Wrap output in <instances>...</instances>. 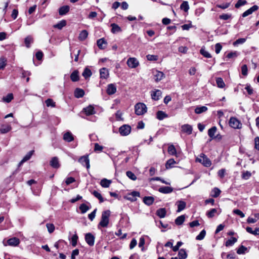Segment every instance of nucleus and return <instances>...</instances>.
I'll return each instance as SVG.
<instances>
[{"mask_svg": "<svg viewBox=\"0 0 259 259\" xmlns=\"http://www.w3.org/2000/svg\"><path fill=\"white\" fill-rule=\"evenodd\" d=\"M110 211L106 210L102 212L101 215V219L99 222L98 228L100 229V227H107L109 223V217L110 215Z\"/></svg>", "mask_w": 259, "mask_h": 259, "instance_id": "f257e3e1", "label": "nucleus"}, {"mask_svg": "<svg viewBox=\"0 0 259 259\" xmlns=\"http://www.w3.org/2000/svg\"><path fill=\"white\" fill-rule=\"evenodd\" d=\"M135 113L138 115H142L147 112L146 105L142 103H138L135 106Z\"/></svg>", "mask_w": 259, "mask_h": 259, "instance_id": "f03ea898", "label": "nucleus"}, {"mask_svg": "<svg viewBox=\"0 0 259 259\" xmlns=\"http://www.w3.org/2000/svg\"><path fill=\"white\" fill-rule=\"evenodd\" d=\"M196 161L201 163L205 167H209L211 165V162L207 156L202 153L200 155V158H197Z\"/></svg>", "mask_w": 259, "mask_h": 259, "instance_id": "7ed1b4c3", "label": "nucleus"}, {"mask_svg": "<svg viewBox=\"0 0 259 259\" xmlns=\"http://www.w3.org/2000/svg\"><path fill=\"white\" fill-rule=\"evenodd\" d=\"M131 126L128 124H123L119 128V133L122 136H126L131 132Z\"/></svg>", "mask_w": 259, "mask_h": 259, "instance_id": "20e7f679", "label": "nucleus"}, {"mask_svg": "<svg viewBox=\"0 0 259 259\" xmlns=\"http://www.w3.org/2000/svg\"><path fill=\"white\" fill-rule=\"evenodd\" d=\"M229 125L235 129H240L241 128L242 124L240 121L236 117H231L229 121Z\"/></svg>", "mask_w": 259, "mask_h": 259, "instance_id": "39448f33", "label": "nucleus"}, {"mask_svg": "<svg viewBox=\"0 0 259 259\" xmlns=\"http://www.w3.org/2000/svg\"><path fill=\"white\" fill-rule=\"evenodd\" d=\"M127 66L131 68H135L139 65L138 60L136 58H130L127 60Z\"/></svg>", "mask_w": 259, "mask_h": 259, "instance_id": "423d86ee", "label": "nucleus"}, {"mask_svg": "<svg viewBox=\"0 0 259 259\" xmlns=\"http://www.w3.org/2000/svg\"><path fill=\"white\" fill-rule=\"evenodd\" d=\"M140 194L137 191H133L128 193L125 197V199L131 201H135L137 200V197H140Z\"/></svg>", "mask_w": 259, "mask_h": 259, "instance_id": "0eeeda50", "label": "nucleus"}, {"mask_svg": "<svg viewBox=\"0 0 259 259\" xmlns=\"http://www.w3.org/2000/svg\"><path fill=\"white\" fill-rule=\"evenodd\" d=\"M78 161L82 165L85 166L88 169L90 168V160L88 155L81 156L78 159Z\"/></svg>", "mask_w": 259, "mask_h": 259, "instance_id": "6e6552de", "label": "nucleus"}, {"mask_svg": "<svg viewBox=\"0 0 259 259\" xmlns=\"http://www.w3.org/2000/svg\"><path fill=\"white\" fill-rule=\"evenodd\" d=\"M85 240L90 246H93L95 242V237L90 233H87L85 236Z\"/></svg>", "mask_w": 259, "mask_h": 259, "instance_id": "1a4fd4ad", "label": "nucleus"}, {"mask_svg": "<svg viewBox=\"0 0 259 259\" xmlns=\"http://www.w3.org/2000/svg\"><path fill=\"white\" fill-rule=\"evenodd\" d=\"M116 91L117 89L115 84L113 83H110L107 85L106 92L108 95H113L116 92Z\"/></svg>", "mask_w": 259, "mask_h": 259, "instance_id": "9d476101", "label": "nucleus"}, {"mask_svg": "<svg viewBox=\"0 0 259 259\" xmlns=\"http://www.w3.org/2000/svg\"><path fill=\"white\" fill-rule=\"evenodd\" d=\"M258 7L257 5H254L246 11H245L242 15L243 17H246L247 16L251 14L253 12L257 10Z\"/></svg>", "mask_w": 259, "mask_h": 259, "instance_id": "9b49d317", "label": "nucleus"}, {"mask_svg": "<svg viewBox=\"0 0 259 259\" xmlns=\"http://www.w3.org/2000/svg\"><path fill=\"white\" fill-rule=\"evenodd\" d=\"M154 79L155 81L158 82L164 77V74L161 71L155 70L153 72Z\"/></svg>", "mask_w": 259, "mask_h": 259, "instance_id": "f8f14e48", "label": "nucleus"}, {"mask_svg": "<svg viewBox=\"0 0 259 259\" xmlns=\"http://www.w3.org/2000/svg\"><path fill=\"white\" fill-rule=\"evenodd\" d=\"M63 140L67 142H71L74 140V137L70 132H67L63 135Z\"/></svg>", "mask_w": 259, "mask_h": 259, "instance_id": "ddd939ff", "label": "nucleus"}, {"mask_svg": "<svg viewBox=\"0 0 259 259\" xmlns=\"http://www.w3.org/2000/svg\"><path fill=\"white\" fill-rule=\"evenodd\" d=\"M158 191L163 194H169L173 191V188L170 187L163 186L159 188Z\"/></svg>", "mask_w": 259, "mask_h": 259, "instance_id": "4468645a", "label": "nucleus"}, {"mask_svg": "<svg viewBox=\"0 0 259 259\" xmlns=\"http://www.w3.org/2000/svg\"><path fill=\"white\" fill-rule=\"evenodd\" d=\"M109 74V71L106 68H102L100 69V75L101 78H107Z\"/></svg>", "mask_w": 259, "mask_h": 259, "instance_id": "2eb2a0df", "label": "nucleus"}, {"mask_svg": "<svg viewBox=\"0 0 259 259\" xmlns=\"http://www.w3.org/2000/svg\"><path fill=\"white\" fill-rule=\"evenodd\" d=\"M182 131L187 133L188 135H190L192 132V127L188 124H184L182 126Z\"/></svg>", "mask_w": 259, "mask_h": 259, "instance_id": "dca6fc26", "label": "nucleus"}, {"mask_svg": "<svg viewBox=\"0 0 259 259\" xmlns=\"http://www.w3.org/2000/svg\"><path fill=\"white\" fill-rule=\"evenodd\" d=\"M83 110L87 115H90L95 113L94 107L92 105H89L83 108Z\"/></svg>", "mask_w": 259, "mask_h": 259, "instance_id": "f3484780", "label": "nucleus"}, {"mask_svg": "<svg viewBox=\"0 0 259 259\" xmlns=\"http://www.w3.org/2000/svg\"><path fill=\"white\" fill-rule=\"evenodd\" d=\"M97 44L100 49H104L106 47L107 42L104 38H102L97 40Z\"/></svg>", "mask_w": 259, "mask_h": 259, "instance_id": "a211bd4d", "label": "nucleus"}, {"mask_svg": "<svg viewBox=\"0 0 259 259\" xmlns=\"http://www.w3.org/2000/svg\"><path fill=\"white\" fill-rule=\"evenodd\" d=\"M161 92L159 90H156L151 93L152 99L157 101L158 100L161 96Z\"/></svg>", "mask_w": 259, "mask_h": 259, "instance_id": "6ab92c4d", "label": "nucleus"}, {"mask_svg": "<svg viewBox=\"0 0 259 259\" xmlns=\"http://www.w3.org/2000/svg\"><path fill=\"white\" fill-rule=\"evenodd\" d=\"M50 165L53 168H58L60 166L59 160L57 157H54L50 161Z\"/></svg>", "mask_w": 259, "mask_h": 259, "instance_id": "aec40b11", "label": "nucleus"}, {"mask_svg": "<svg viewBox=\"0 0 259 259\" xmlns=\"http://www.w3.org/2000/svg\"><path fill=\"white\" fill-rule=\"evenodd\" d=\"M178 206V210L177 212H180L184 210L186 206V203L185 202L182 200L178 201L176 203Z\"/></svg>", "mask_w": 259, "mask_h": 259, "instance_id": "412c9836", "label": "nucleus"}, {"mask_svg": "<svg viewBox=\"0 0 259 259\" xmlns=\"http://www.w3.org/2000/svg\"><path fill=\"white\" fill-rule=\"evenodd\" d=\"M19 243V239L16 237L10 238L8 240V244L10 246H17Z\"/></svg>", "mask_w": 259, "mask_h": 259, "instance_id": "4be33fe9", "label": "nucleus"}, {"mask_svg": "<svg viewBox=\"0 0 259 259\" xmlns=\"http://www.w3.org/2000/svg\"><path fill=\"white\" fill-rule=\"evenodd\" d=\"M111 32L113 33H117L121 31V28L117 24L115 23H112L111 24Z\"/></svg>", "mask_w": 259, "mask_h": 259, "instance_id": "5701e85b", "label": "nucleus"}, {"mask_svg": "<svg viewBox=\"0 0 259 259\" xmlns=\"http://www.w3.org/2000/svg\"><path fill=\"white\" fill-rule=\"evenodd\" d=\"M34 151L31 150L22 159V160L20 162L19 165L22 164L23 163L26 162V161L30 159L31 157L33 155Z\"/></svg>", "mask_w": 259, "mask_h": 259, "instance_id": "b1692460", "label": "nucleus"}, {"mask_svg": "<svg viewBox=\"0 0 259 259\" xmlns=\"http://www.w3.org/2000/svg\"><path fill=\"white\" fill-rule=\"evenodd\" d=\"M84 95V92L82 89L77 88L74 91V96L77 98L82 97Z\"/></svg>", "mask_w": 259, "mask_h": 259, "instance_id": "393cba45", "label": "nucleus"}, {"mask_svg": "<svg viewBox=\"0 0 259 259\" xmlns=\"http://www.w3.org/2000/svg\"><path fill=\"white\" fill-rule=\"evenodd\" d=\"M154 201V198L151 196H146L143 198L144 203L148 206L151 205L153 203Z\"/></svg>", "mask_w": 259, "mask_h": 259, "instance_id": "a878e982", "label": "nucleus"}, {"mask_svg": "<svg viewBox=\"0 0 259 259\" xmlns=\"http://www.w3.org/2000/svg\"><path fill=\"white\" fill-rule=\"evenodd\" d=\"M156 213L160 218H163L165 217L166 211L165 208H161L157 210Z\"/></svg>", "mask_w": 259, "mask_h": 259, "instance_id": "bb28decb", "label": "nucleus"}, {"mask_svg": "<svg viewBox=\"0 0 259 259\" xmlns=\"http://www.w3.org/2000/svg\"><path fill=\"white\" fill-rule=\"evenodd\" d=\"M79 72L77 70H74L70 75V79L73 81L75 82L79 80V77L78 75Z\"/></svg>", "mask_w": 259, "mask_h": 259, "instance_id": "cd10ccee", "label": "nucleus"}, {"mask_svg": "<svg viewBox=\"0 0 259 259\" xmlns=\"http://www.w3.org/2000/svg\"><path fill=\"white\" fill-rule=\"evenodd\" d=\"M70 8L68 6H64L61 7L59 10L60 15H64L67 13L69 11Z\"/></svg>", "mask_w": 259, "mask_h": 259, "instance_id": "c85d7f7f", "label": "nucleus"}, {"mask_svg": "<svg viewBox=\"0 0 259 259\" xmlns=\"http://www.w3.org/2000/svg\"><path fill=\"white\" fill-rule=\"evenodd\" d=\"M167 151L170 155L177 156L176 149L173 145H170L168 146Z\"/></svg>", "mask_w": 259, "mask_h": 259, "instance_id": "c756f323", "label": "nucleus"}, {"mask_svg": "<svg viewBox=\"0 0 259 259\" xmlns=\"http://www.w3.org/2000/svg\"><path fill=\"white\" fill-rule=\"evenodd\" d=\"M168 115L162 111H158L156 113L157 118L160 120H163L164 118L167 117Z\"/></svg>", "mask_w": 259, "mask_h": 259, "instance_id": "7c9ffc66", "label": "nucleus"}, {"mask_svg": "<svg viewBox=\"0 0 259 259\" xmlns=\"http://www.w3.org/2000/svg\"><path fill=\"white\" fill-rule=\"evenodd\" d=\"M111 183V181L106 179H103L100 182V185L104 188L109 187Z\"/></svg>", "mask_w": 259, "mask_h": 259, "instance_id": "2f4dec72", "label": "nucleus"}, {"mask_svg": "<svg viewBox=\"0 0 259 259\" xmlns=\"http://www.w3.org/2000/svg\"><path fill=\"white\" fill-rule=\"evenodd\" d=\"M178 256L179 259H185L187 257L186 251L184 249H181L179 251Z\"/></svg>", "mask_w": 259, "mask_h": 259, "instance_id": "473e14b6", "label": "nucleus"}, {"mask_svg": "<svg viewBox=\"0 0 259 259\" xmlns=\"http://www.w3.org/2000/svg\"><path fill=\"white\" fill-rule=\"evenodd\" d=\"M88 31L85 30H83L79 33L78 38L80 40H83L88 37Z\"/></svg>", "mask_w": 259, "mask_h": 259, "instance_id": "72a5a7b5", "label": "nucleus"}, {"mask_svg": "<svg viewBox=\"0 0 259 259\" xmlns=\"http://www.w3.org/2000/svg\"><path fill=\"white\" fill-rule=\"evenodd\" d=\"M185 217L184 215H182L176 218L175 223L177 225H182L185 221Z\"/></svg>", "mask_w": 259, "mask_h": 259, "instance_id": "f704fd0d", "label": "nucleus"}, {"mask_svg": "<svg viewBox=\"0 0 259 259\" xmlns=\"http://www.w3.org/2000/svg\"><path fill=\"white\" fill-rule=\"evenodd\" d=\"M216 132H217V127L215 126H213L208 130V135L210 138H214L215 137V134Z\"/></svg>", "mask_w": 259, "mask_h": 259, "instance_id": "c9c22d12", "label": "nucleus"}, {"mask_svg": "<svg viewBox=\"0 0 259 259\" xmlns=\"http://www.w3.org/2000/svg\"><path fill=\"white\" fill-rule=\"evenodd\" d=\"M13 94L9 93L3 98V101L6 103H10L13 99Z\"/></svg>", "mask_w": 259, "mask_h": 259, "instance_id": "e433bc0d", "label": "nucleus"}, {"mask_svg": "<svg viewBox=\"0 0 259 259\" xmlns=\"http://www.w3.org/2000/svg\"><path fill=\"white\" fill-rule=\"evenodd\" d=\"M79 208L80 210L81 213H85L90 209V207L84 203H82L80 204Z\"/></svg>", "mask_w": 259, "mask_h": 259, "instance_id": "4c0bfd02", "label": "nucleus"}, {"mask_svg": "<svg viewBox=\"0 0 259 259\" xmlns=\"http://www.w3.org/2000/svg\"><path fill=\"white\" fill-rule=\"evenodd\" d=\"M207 108L206 106L197 107L195 109L196 114H200L207 111Z\"/></svg>", "mask_w": 259, "mask_h": 259, "instance_id": "58836bf2", "label": "nucleus"}, {"mask_svg": "<svg viewBox=\"0 0 259 259\" xmlns=\"http://www.w3.org/2000/svg\"><path fill=\"white\" fill-rule=\"evenodd\" d=\"M11 129L12 127L10 125H3L0 129V132L2 134H5L9 132Z\"/></svg>", "mask_w": 259, "mask_h": 259, "instance_id": "ea45409f", "label": "nucleus"}, {"mask_svg": "<svg viewBox=\"0 0 259 259\" xmlns=\"http://www.w3.org/2000/svg\"><path fill=\"white\" fill-rule=\"evenodd\" d=\"M92 73L91 70L88 68H85L82 72V76L85 78L90 77L92 75Z\"/></svg>", "mask_w": 259, "mask_h": 259, "instance_id": "a19ab883", "label": "nucleus"}, {"mask_svg": "<svg viewBox=\"0 0 259 259\" xmlns=\"http://www.w3.org/2000/svg\"><path fill=\"white\" fill-rule=\"evenodd\" d=\"M237 241V238L235 237H231V239L228 240L226 243L225 245L226 246H232Z\"/></svg>", "mask_w": 259, "mask_h": 259, "instance_id": "79ce46f5", "label": "nucleus"}, {"mask_svg": "<svg viewBox=\"0 0 259 259\" xmlns=\"http://www.w3.org/2000/svg\"><path fill=\"white\" fill-rule=\"evenodd\" d=\"M66 25V21L64 20H61L58 23L56 24L54 26L55 28H58V29H61L63 27Z\"/></svg>", "mask_w": 259, "mask_h": 259, "instance_id": "37998d69", "label": "nucleus"}, {"mask_svg": "<svg viewBox=\"0 0 259 259\" xmlns=\"http://www.w3.org/2000/svg\"><path fill=\"white\" fill-rule=\"evenodd\" d=\"M221 192V190L219 188H214L211 191V195L213 197L216 198L220 195Z\"/></svg>", "mask_w": 259, "mask_h": 259, "instance_id": "c03bdc74", "label": "nucleus"}, {"mask_svg": "<svg viewBox=\"0 0 259 259\" xmlns=\"http://www.w3.org/2000/svg\"><path fill=\"white\" fill-rule=\"evenodd\" d=\"M92 194L95 197H96L99 200L100 203H102L104 201V200L103 197L102 196L101 194L98 191L95 190L93 192Z\"/></svg>", "mask_w": 259, "mask_h": 259, "instance_id": "a18cd8bd", "label": "nucleus"}, {"mask_svg": "<svg viewBox=\"0 0 259 259\" xmlns=\"http://www.w3.org/2000/svg\"><path fill=\"white\" fill-rule=\"evenodd\" d=\"M181 9L184 10L185 12H187L189 9V6L188 2L184 1L180 6Z\"/></svg>", "mask_w": 259, "mask_h": 259, "instance_id": "49530a36", "label": "nucleus"}, {"mask_svg": "<svg viewBox=\"0 0 259 259\" xmlns=\"http://www.w3.org/2000/svg\"><path fill=\"white\" fill-rule=\"evenodd\" d=\"M216 83L218 87L220 88H223L225 84L223 80V79L221 77H218L216 79Z\"/></svg>", "mask_w": 259, "mask_h": 259, "instance_id": "de8ad7c7", "label": "nucleus"}, {"mask_svg": "<svg viewBox=\"0 0 259 259\" xmlns=\"http://www.w3.org/2000/svg\"><path fill=\"white\" fill-rule=\"evenodd\" d=\"M217 210L215 208L211 209L210 210L206 212V215L209 218H213L215 214L217 213Z\"/></svg>", "mask_w": 259, "mask_h": 259, "instance_id": "09e8293b", "label": "nucleus"}, {"mask_svg": "<svg viewBox=\"0 0 259 259\" xmlns=\"http://www.w3.org/2000/svg\"><path fill=\"white\" fill-rule=\"evenodd\" d=\"M7 64V59L4 57L0 58V70H3Z\"/></svg>", "mask_w": 259, "mask_h": 259, "instance_id": "8fccbe9b", "label": "nucleus"}, {"mask_svg": "<svg viewBox=\"0 0 259 259\" xmlns=\"http://www.w3.org/2000/svg\"><path fill=\"white\" fill-rule=\"evenodd\" d=\"M206 235V231L204 229L202 230L199 235H198L196 237V239L197 240H201L204 239Z\"/></svg>", "mask_w": 259, "mask_h": 259, "instance_id": "3c124183", "label": "nucleus"}, {"mask_svg": "<svg viewBox=\"0 0 259 259\" xmlns=\"http://www.w3.org/2000/svg\"><path fill=\"white\" fill-rule=\"evenodd\" d=\"M200 52L205 58H210L211 57L210 54L203 48L201 49Z\"/></svg>", "mask_w": 259, "mask_h": 259, "instance_id": "603ef678", "label": "nucleus"}, {"mask_svg": "<svg viewBox=\"0 0 259 259\" xmlns=\"http://www.w3.org/2000/svg\"><path fill=\"white\" fill-rule=\"evenodd\" d=\"M33 38L30 36H28L25 38V44L27 48L30 47V44L32 42Z\"/></svg>", "mask_w": 259, "mask_h": 259, "instance_id": "864d4df0", "label": "nucleus"}, {"mask_svg": "<svg viewBox=\"0 0 259 259\" xmlns=\"http://www.w3.org/2000/svg\"><path fill=\"white\" fill-rule=\"evenodd\" d=\"M247 250V247H245L243 245H241L237 249V253L239 254H244Z\"/></svg>", "mask_w": 259, "mask_h": 259, "instance_id": "5fc2aeb1", "label": "nucleus"}, {"mask_svg": "<svg viewBox=\"0 0 259 259\" xmlns=\"http://www.w3.org/2000/svg\"><path fill=\"white\" fill-rule=\"evenodd\" d=\"M176 162L175 160L172 158L168 160L166 163V168L172 167V165L175 164Z\"/></svg>", "mask_w": 259, "mask_h": 259, "instance_id": "6e6d98bb", "label": "nucleus"}, {"mask_svg": "<svg viewBox=\"0 0 259 259\" xmlns=\"http://www.w3.org/2000/svg\"><path fill=\"white\" fill-rule=\"evenodd\" d=\"M46 105L48 106V107H55V102H54L53 101V100L51 99H48L46 101Z\"/></svg>", "mask_w": 259, "mask_h": 259, "instance_id": "4d7b16f0", "label": "nucleus"}, {"mask_svg": "<svg viewBox=\"0 0 259 259\" xmlns=\"http://www.w3.org/2000/svg\"><path fill=\"white\" fill-rule=\"evenodd\" d=\"M126 174V176L132 180L135 181L137 179V177L131 171H127Z\"/></svg>", "mask_w": 259, "mask_h": 259, "instance_id": "13d9d810", "label": "nucleus"}, {"mask_svg": "<svg viewBox=\"0 0 259 259\" xmlns=\"http://www.w3.org/2000/svg\"><path fill=\"white\" fill-rule=\"evenodd\" d=\"M251 173L248 171H243L242 174V178L244 180H248L251 177Z\"/></svg>", "mask_w": 259, "mask_h": 259, "instance_id": "bf43d9fd", "label": "nucleus"}, {"mask_svg": "<svg viewBox=\"0 0 259 259\" xmlns=\"http://www.w3.org/2000/svg\"><path fill=\"white\" fill-rule=\"evenodd\" d=\"M46 227L48 229V231L50 233H52L55 230V226L53 224L48 223L47 224Z\"/></svg>", "mask_w": 259, "mask_h": 259, "instance_id": "052dcab7", "label": "nucleus"}, {"mask_svg": "<svg viewBox=\"0 0 259 259\" xmlns=\"http://www.w3.org/2000/svg\"><path fill=\"white\" fill-rule=\"evenodd\" d=\"M247 2L245 0H238L237 3L235 4V7L236 8H239L242 6L245 5Z\"/></svg>", "mask_w": 259, "mask_h": 259, "instance_id": "680f3d73", "label": "nucleus"}, {"mask_svg": "<svg viewBox=\"0 0 259 259\" xmlns=\"http://www.w3.org/2000/svg\"><path fill=\"white\" fill-rule=\"evenodd\" d=\"M78 239V236L76 234H74L71 238L72 245L75 247L77 244V241Z\"/></svg>", "mask_w": 259, "mask_h": 259, "instance_id": "e2e57ef3", "label": "nucleus"}, {"mask_svg": "<svg viewBox=\"0 0 259 259\" xmlns=\"http://www.w3.org/2000/svg\"><path fill=\"white\" fill-rule=\"evenodd\" d=\"M246 39L244 38H241L237 39L233 42L234 46H237L238 44H242L246 41Z\"/></svg>", "mask_w": 259, "mask_h": 259, "instance_id": "0e129e2a", "label": "nucleus"}, {"mask_svg": "<svg viewBox=\"0 0 259 259\" xmlns=\"http://www.w3.org/2000/svg\"><path fill=\"white\" fill-rule=\"evenodd\" d=\"M145 239L144 237H141L139 240V247L142 248L141 249L143 251L144 250V245L145 244Z\"/></svg>", "mask_w": 259, "mask_h": 259, "instance_id": "69168bd1", "label": "nucleus"}, {"mask_svg": "<svg viewBox=\"0 0 259 259\" xmlns=\"http://www.w3.org/2000/svg\"><path fill=\"white\" fill-rule=\"evenodd\" d=\"M238 56V53L237 52H230L227 54L226 57L228 59L235 58Z\"/></svg>", "mask_w": 259, "mask_h": 259, "instance_id": "338daca9", "label": "nucleus"}, {"mask_svg": "<svg viewBox=\"0 0 259 259\" xmlns=\"http://www.w3.org/2000/svg\"><path fill=\"white\" fill-rule=\"evenodd\" d=\"M103 149L102 146L100 145L98 143L95 144L94 151L96 152H101Z\"/></svg>", "mask_w": 259, "mask_h": 259, "instance_id": "774afa93", "label": "nucleus"}]
</instances>
